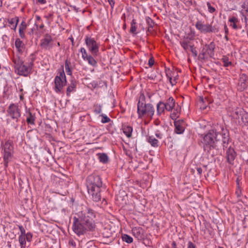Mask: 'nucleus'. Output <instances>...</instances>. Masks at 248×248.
<instances>
[{
    "label": "nucleus",
    "instance_id": "33",
    "mask_svg": "<svg viewBox=\"0 0 248 248\" xmlns=\"http://www.w3.org/2000/svg\"><path fill=\"white\" fill-rule=\"evenodd\" d=\"M13 62L15 64L16 69H17V68L23 63L22 61L19 58H14L13 60Z\"/></svg>",
    "mask_w": 248,
    "mask_h": 248
},
{
    "label": "nucleus",
    "instance_id": "18",
    "mask_svg": "<svg viewBox=\"0 0 248 248\" xmlns=\"http://www.w3.org/2000/svg\"><path fill=\"white\" fill-rule=\"evenodd\" d=\"M207 48L206 52L210 57H213L214 55V49L215 45L213 42H212L209 45H206Z\"/></svg>",
    "mask_w": 248,
    "mask_h": 248
},
{
    "label": "nucleus",
    "instance_id": "11",
    "mask_svg": "<svg viewBox=\"0 0 248 248\" xmlns=\"http://www.w3.org/2000/svg\"><path fill=\"white\" fill-rule=\"evenodd\" d=\"M220 129L221 130V134L220 132H218V135H221L223 146L224 148H227L229 141V133L226 129H224L223 127H220Z\"/></svg>",
    "mask_w": 248,
    "mask_h": 248
},
{
    "label": "nucleus",
    "instance_id": "17",
    "mask_svg": "<svg viewBox=\"0 0 248 248\" xmlns=\"http://www.w3.org/2000/svg\"><path fill=\"white\" fill-rule=\"evenodd\" d=\"M244 113H245V112L243 108H236L234 109V110H232L231 115L234 118L238 119L240 116L242 117Z\"/></svg>",
    "mask_w": 248,
    "mask_h": 248
},
{
    "label": "nucleus",
    "instance_id": "48",
    "mask_svg": "<svg viewBox=\"0 0 248 248\" xmlns=\"http://www.w3.org/2000/svg\"><path fill=\"white\" fill-rule=\"evenodd\" d=\"M19 229L21 232V235L25 236L26 232L24 227L22 226H19Z\"/></svg>",
    "mask_w": 248,
    "mask_h": 248
},
{
    "label": "nucleus",
    "instance_id": "6",
    "mask_svg": "<svg viewBox=\"0 0 248 248\" xmlns=\"http://www.w3.org/2000/svg\"><path fill=\"white\" fill-rule=\"evenodd\" d=\"M4 151L3 159L4 160L5 165L7 166L8 161L12 157L13 151V142L11 140H8L5 142L3 146Z\"/></svg>",
    "mask_w": 248,
    "mask_h": 248
},
{
    "label": "nucleus",
    "instance_id": "14",
    "mask_svg": "<svg viewBox=\"0 0 248 248\" xmlns=\"http://www.w3.org/2000/svg\"><path fill=\"white\" fill-rule=\"evenodd\" d=\"M133 235L138 240H141L143 237V230L140 227H134L132 230Z\"/></svg>",
    "mask_w": 248,
    "mask_h": 248
},
{
    "label": "nucleus",
    "instance_id": "53",
    "mask_svg": "<svg viewBox=\"0 0 248 248\" xmlns=\"http://www.w3.org/2000/svg\"><path fill=\"white\" fill-rule=\"evenodd\" d=\"M187 248H195V246L192 242L189 241L188 243Z\"/></svg>",
    "mask_w": 248,
    "mask_h": 248
},
{
    "label": "nucleus",
    "instance_id": "64",
    "mask_svg": "<svg viewBox=\"0 0 248 248\" xmlns=\"http://www.w3.org/2000/svg\"><path fill=\"white\" fill-rule=\"evenodd\" d=\"M24 98L23 95L22 94L20 95V99L22 100Z\"/></svg>",
    "mask_w": 248,
    "mask_h": 248
},
{
    "label": "nucleus",
    "instance_id": "22",
    "mask_svg": "<svg viewBox=\"0 0 248 248\" xmlns=\"http://www.w3.org/2000/svg\"><path fill=\"white\" fill-rule=\"evenodd\" d=\"M229 21L231 23V26H232L234 29L237 30L241 28V26H239L237 25V23L238 22V19L236 17L232 16L230 18Z\"/></svg>",
    "mask_w": 248,
    "mask_h": 248
},
{
    "label": "nucleus",
    "instance_id": "61",
    "mask_svg": "<svg viewBox=\"0 0 248 248\" xmlns=\"http://www.w3.org/2000/svg\"><path fill=\"white\" fill-rule=\"evenodd\" d=\"M177 113L173 112L172 114H171V115H172V117H178L177 114L179 113L178 111L177 110V108L176 109Z\"/></svg>",
    "mask_w": 248,
    "mask_h": 248
},
{
    "label": "nucleus",
    "instance_id": "41",
    "mask_svg": "<svg viewBox=\"0 0 248 248\" xmlns=\"http://www.w3.org/2000/svg\"><path fill=\"white\" fill-rule=\"evenodd\" d=\"M80 52H81L82 53V58L83 59L85 60H86V58L88 57L89 55H88L86 50L82 47L80 49Z\"/></svg>",
    "mask_w": 248,
    "mask_h": 248
},
{
    "label": "nucleus",
    "instance_id": "55",
    "mask_svg": "<svg viewBox=\"0 0 248 248\" xmlns=\"http://www.w3.org/2000/svg\"><path fill=\"white\" fill-rule=\"evenodd\" d=\"M108 0V2H109V4L111 6V7L112 8H113V6L114 5V4H115L114 0Z\"/></svg>",
    "mask_w": 248,
    "mask_h": 248
},
{
    "label": "nucleus",
    "instance_id": "58",
    "mask_svg": "<svg viewBox=\"0 0 248 248\" xmlns=\"http://www.w3.org/2000/svg\"><path fill=\"white\" fill-rule=\"evenodd\" d=\"M37 1L41 4H45L46 3V0H36Z\"/></svg>",
    "mask_w": 248,
    "mask_h": 248
},
{
    "label": "nucleus",
    "instance_id": "25",
    "mask_svg": "<svg viewBox=\"0 0 248 248\" xmlns=\"http://www.w3.org/2000/svg\"><path fill=\"white\" fill-rule=\"evenodd\" d=\"M15 46L19 52H22L24 44L19 39H16L15 41Z\"/></svg>",
    "mask_w": 248,
    "mask_h": 248
},
{
    "label": "nucleus",
    "instance_id": "16",
    "mask_svg": "<svg viewBox=\"0 0 248 248\" xmlns=\"http://www.w3.org/2000/svg\"><path fill=\"white\" fill-rule=\"evenodd\" d=\"M180 44L184 50L186 52L189 50L191 46H192L193 45L187 38H184L182 41H181Z\"/></svg>",
    "mask_w": 248,
    "mask_h": 248
},
{
    "label": "nucleus",
    "instance_id": "19",
    "mask_svg": "<svg viewBox=\"0 0 248 248\" xmlns=\"http://www.w3.org/2000/svg\"><path fill=\"white\" fill-rule=\"evenodd\" d=\"M166 110L168 111L172 110L175 106V100L172 97H170L166 103Z\"/></svg>",
    "mask_w": 248,
    "mask_h": 248
},
{
    "label": "nucleus",
    "instance_id": "44",
    "mask_svg": "<svg viewBox=\"0 0 248 248\" xmlns=\"http://www.w3.org/2000/svg\"><path fill=\"white\" fill-rule=\"evenodd\" d=\"M27 28V25L26 22L24 21H23L20 25L19 26V30H21L22 31H25Z\"/></svg>",
    "mask_w": 248,
    "mask_h": 248
},
{
    "label": "nucleus",
    "instance_id": "37",
    "mask_svg": "<svg viewBox=\"0 0 248 248\" xmlns=\"http://www.w3.org/2000/svg\"><path fill=\"white\" fill-rule=\"evenodd\" d=\"M94 112L96 114H100L102 112V106L100 104H95L93 106Z\"/></svg>",
    "mask_w": 248,
    "mask_h": 248
},
{
    "label": "nucleus",
    "instance_id": "31",
    "mask_svg": "<svg viewBox=\"0 0 248 248\" xmlns=\"http://www.w3.org/2000/svg\"><path fill=\"white\" fill-rule=\"evenodd\" d=\"M147 24L148 25V31H151V29H152L155 25V22L154 21L149 17H146V19Z\"/></svg>",
    "mask_w": 248,
    "mask_h": 248
},
{
    "label": "nucleus",
    "instance_id": "38",
    "mask_svg": "<svg viewBox=\"0 0 248 248\" xmlns=\"http://www.w3.org/2000/svg\"><path fill=\"white\" fill-rule=\"evenodd\" d=\"M200 103H202V104L201 105V108H202L203 109H206L207 106H206L205 102L207 101L208 102V100L207 98L204 99L202 97H200L199 99Z\"/></svg>",
    "mask_w": 248,
    "mask_h": 248
},
{
    "label": "nucleus",
    "instance_id": "42",
    "mask_svg": "<svg viewBox=\"0 0 248 248\" xmlns=\"http://www.w3.org/2000/svg\"><path fill=\"white\" fill-rule=\"evenodd\" d=\"M101 116L102 117L101 120L102 123H108L110 121V119L107 116L104 115L103 114H101Z\"/></svg>",
    "mask_w": 248,
    "mask_h": 248
},
{
    "label": "nucleus",
    "instance_id": "5",
    "mask_svg": "<svg viewBox=\"0 0 248 248\" xmlns=\"http://www.w3.org/2000/svg\"><path fill=\"white\" fill-rule=\"evenodd\" d=\"M8 115L16 123L18 121V118L20 117V110L18 106L14 104H11L7 110ZM7 123L9 125L13 126L15 129L18 128L17 124H12L10 119H7Z\"/></svg>",
    "mask_w": 248,
    "mask_h": 248
},
{
    "label": "nucleus",
    "instance_id": "27",
    "mask_svg": "<svg viewBox=\"0 0 248 248\" xmlns=\"http://www.w3.org/2000/svg\"><path fill=\"white\" fill-rule=\"evenodd\" d=\"M99 161L103 163H106L108 162V156L105 153H100L98 154Z\"/></svg>",
    "mask_w": 248,
    "mask_h": 248
},
{
    "label": "nucleus",
    "instance_id": "1",
    "mask_svg": "<svg viewBox=\"0 0 248 248\" xmlns=\"http://www.w3.org/2000/svg\"><path fill=\"white\" fill-rule=\"evenodd\" d=\"M95 218V215L92 209H87L81 211L79 217L73 218V231L79 236L88 231H94L96 228Z\"/></svg>",
    "mask_w": 248,
    "mask_h": 248
},
{
    "label": "nucleus",
    "instance_id": "30",
    "mask_svg": "<svg viewBox=\"0 0 248 248\" xmlns=\"http://www.w3.org/2000/svg\"><path fill=\"white\" fill-rule=\"evenodd\" d=\"M136 21L135 19H133L132 22H131V28L130 30V32L133 34H137V26H136Z\"/></svg>",
    "mask_w": 248,
    "mask_h": 248
},
{
    "label": "nucleus",
    "instance_id": "34",
    "mask_svg": "<svg viewBox=\"0 0 248 248\" xmlns=\"http://www.w3.org/2000/svg\"><path fill=\"white\" fill-rule=\"evenodd\" d=\"M18 241L20 243L21 248H25L26 244L25 236L23 235H19Z\"/></svg>",
    "mask_w": 248,
    "mask_h": 248
},
{
    "label": "nucleus",
    "instance_id": "21",
    "mask_svg": "<svg viewBox=\"0 0 248 248\" xmlns=\"http://www.w3.org/2000/svg\"><path fill=\"white\" fill-rule=\"evenodd\" d=\"M239 123L242 126H248V113L245 112L243 114L241 119V121H239Z\"/></svg>",
    "mask_w": 248,
    "mask_h": 248
},
{
    "label": "nucleus",
    "instance_id": "9",
    "mask_svg": "<svg viewBox=\"0 0 248 248\" xmlns=\"http://www.w3.org/2000/svg\"><path fill=\"white\" fill-rule=\"evenodd\" d=\"M248 79V77L246 74L240 75L237 86L238 90L242 91L247 88Z\"/></svg>",
    "mask_w": 248,
    "mask_h": 248
},
{
    "label": "nucleus",
    "instance_id": "23",
    "mask_svg": "<svg viewBox=\"0 0 248 248\" xmlns=\"http://www.w3.org/2000/svg\"><path fill=\"white\" fill-rule=\"evenodd\" d=\"M123 131L128 138H130L132 135L133 128L131 126L124 125L123 127Z\"/></svg>",
    "mask_w": 248,
    "mask_h": 248
},
{
    "label": "nucleus",
    "instance_id": "32",
    "mask_svg": "<svg viewBox=\"0 0 248 248\" xmlns=\"http://www.w3.org/2000/svg\"><path fill=\"white\" fill-rule=\"evenodd\" d=\"M148 142L154 147L158 146V140L153 136H150L148 138Z\"/></svg>",
    "mask_w": 248,
    "mask_h": 248
},
{
    "label": "nucleus",
    "instance_id": "47",
    "mask_svg": "<svg viewBox=\"0 0 248 248\" xmlns=\"http://www.w3.org/2000/svg\"><path fill=\"white\" fill-rule=\"evenodd\" d=\"M57 76L59 77L60 78L62 79V80H65V82H66V77L63 71L62 72H60L59 75Z\"/></svg>",
    "mask_w": 248,
    "mask_h": 248
},
{
    "label": "nucleus",
    "instance_id": "56",
    "mask_svg": "<svg viewBox=\"0 0 248 248\" xmlns=\"http://www.w3.org/2000/svg\"><path fill=\"white\" fill-rule=\"evenodd\" d=\"M197 171L198 172V173L199 175H201L202 173V169L201 168L198 167L196 168Z\"/></svg>",
    "mask_w": 248,
    "mask_h": 248
},
{
    "label": "nucleus",
    "instance_id": "51",
    "mask_svg": "<svg viewBox=\"0 0 248 248\" xmlns=\"http://www.w3.org/2000/svg\"><path fill=\"white\" fill-rule=\"evenodd\" d=\"M154 64V59L153 57L151 58L148 62V64L149 65L150 67H152Z\"/></svg>",
    "mask_w": 248,
    "mask_h": 248
},
{
    "label": "nucleus",
    "instance_id": "57",
    "mask_svg": "<svg viewBox=\"0 0 248 248\" xmlns=\"http://www.w3.org/2000/svg\"><path fill=\"white\" fill-rule=\"evenodd\" d=\"M169 78L170 82L172 85H174L176 83L175 80H174L173 81H172V78L171 77H169Z\"/></svg>",
    "mask_w": 248,
    "mask_h": 248
},
{
    "label": "nucleus",
    "instance_id": "26",
    "mask_svg": "<svg viewBox=\"0 0 248 248\" xmlns=\"http://www.w3.org/2000/svg\"><path fill=\"white\" fill-rule=\"evenodd\" d=\"M19 21V18L18 17H15L14 18H12L11 19L8 20L9 23L11 25H13V27L12 29L16 30L17 23Z\"/></svg>",
    "mask_w": 248,
    "mask_h": 248
},
{
    "label": "nucleus",
    "instance_id": "28",
    "mask_svg": "<svg viewBox=\"0 0 248 248\" xmlns=\"http://www.w3.org/2000/svg\"><path fill=\"white\" fill-rule=\"evenodd\" d=\"M35 119V115L32 114L31 112H29V116L27 118V123L28 124H34Z\"/></svg>",
    "mask_w": 248,
    "mask_h": 248
},
{
    "label": "nucleus",
    "instance_id": "40",
    "mask_svg": "<svg viewBox=\"0 0 248 248\" xmlns=\"http://www.w3.org/2000/svg\"><path fill=\"white\" fill-rule=\"evenodd\" d=\"M222 61L223 62L224 64H223V65L225 66V67H227L229 65L231 64H232V62H229V59L228 57H225V56H224L222 59H221Z\"/></svg>",
    "mask_w": 248,
    "mask_h": 248
},
{
    "label": "nucleus",
    "instance_id": "20",
    "mask_svg": "<svg viewBox=\"0 0 248 248\" xmlns=\"http://www.w3.org/2000/svg\"><path fill=\"white\" fill-rule=\"evenodd\" d=\"M165 109L166 110V106L164 103L159 102L157 105V113L160 115L164 112Z\"/></svg>",
    "mask_w": 248,
    "mask_h": 248
},
{
    "label": "nucleus",
    "instance_id": "2",
    "mask_svg": "<svg viewBox=\"0 0 248 248\" xmlns=\"http://www.w3.org/2000/svg\"><path fill=\"white\" fill-rule=\"evenodd\" d=\"M102 182L98 175H91L87 178V187L89 194L92 195L93 201L98 202L101 198V187Z\"/></svg>",
    "mask_w": 248,
    "mask_h": 248
},
{
    "label": "nucleus",
    "instance_id": "7",
    "mask_svg": "<svg viewBox=\"0 0 248 248\" xmlns=\"http://www.w3.org/2000/svg\"><path fill=\"white\" fill-rule=\"evenodd\" d=\"M85 42L89 50L91 51L93 56L97 55L99 47L96 42L94 39L87 37L85 39Z\"/></svg>",
    "mask_w": 248,
    "mask_h": 248
},
{
    "label": "nucleus",
    "instance_id": "39",
    "mask_svg": "<svg viewBox=\"0 0 248 248\" xmlns=\"http://www.w3.org/2000/svg\"><path fill=\"white\" fill-rule=\"evenodd\" d=\"M70 63L68 62L67 60H66L65 63V68L66 72L67 73V75H71L72 71L70 68Z\"/></svg>",
    "mask_w": 248,
    "mask_h": 248
},
{
    "label": "nucleus",
    "instance_id": "4",
    "mask_svg": "<svg viewBox=\"0 0 248 248\" xmlns=\"http://www.w3.org/2000/svg\"><path fill=\"white\" fill-rule=\"evenodd\" d=\"M219 140L218 132L217 130L213 129L210 130L203 139L204 151L211 153L212 150L216 148V142Z\"/></svg>",
    "mask_w": 248,
    "mask_h": 248
},
{
    "label": "nucleus",
    "instance_id": "59",
    "mask_svg": "<svg viewBox=\"0 0 248 248\" xmlns=\"http://www.w3.org/2000/svg\"><path fill=\"white\" fill-rule=\"evenodd\" d=\"M206 55V52H203L200 55V57L201 59H204V56Z\"/></svg>",
    "mask_w": 248,
    "mask_h": 248
},
{
    "label": "nucleus",
    "instance_id": "12",
    "mask_svg": "<svg viewBox=\"0 0 248 248\" xmlns=\"http://www.w3.org/2000/svg\"><path fill=\"white\" fill-rule=\"evenodd\" d=\"M210 24H203L201 21H198L196 23L195 26L197 30L201 32L206 33L209 32Z\"/></svg>",
    "mask_w": 248,
    "mask_h": 248
},
{
    "label": "nucleus",
    "instance_id": "13",
    "mask_svg": "<svg viewBox=\"0 0 248 248\" xmlns=\"http://www.w3.org/2000/svg\"><path fill=\"white\" fill-rule=\"evenodd\" d=\"M227 161L230 164H232L233 160L236 156V153L234 150L231 147H229L226 152Z\"/></svg>",
    "mask_w": 248,
    "mask_h": 248
},
{
    "label": "nucleus",
    "instance_id": "36",
    "mask_svg": "<svg viewBox=\"0 0 248 248\" xmlns=\"http://www.w3.org/2000/svg\"><path fill=\"white\" fill-rule=\"evenodd\" d=\"M122 238L123 241H124L127 243H131L133 242V238L129 235L124 234L122 236Z\"/></svg>",
    "mask_w": 248,
    "mask_h": 248
},
{
    "label": "nucleus",
    "instance_id": "10",
    "mask_svg": "<svg viewBox=\"0 0 248 248\" xmlns=\"http://www.w3.org/2000/svg\"><path fill=\"white\" fill-rule=\"evenodd\" d=\"M55 91L59 93L62 92L63 87L65 85V80L60 78L59 77L56 76L55 78Z\"/></svg>",
    "mask_w": 248,
    "mask_h": 248
},
{
    "label": "nucleus",
    "instance_id": "46",
    "mask_svg": "<svg viewBox=\"0 0 248 248\" xmlns=\"http://www.w3.org/2000/svg\"><path fill=\"white\" fill-rule=\"evenodd\" d=\"M32 234L28 232L25 234V240L26 239L27 241L30 242L32 239Z\"/></svg>",
    "mask_w": 248,
    "mask_h": 248
},
{
    "label": "nucleus",
    "instance_id": "15",
    "mask_svg": "<svg viewBox=\"0 0 248 248\" xmlns=\"http://www.w3.org/2000/svg\"><path fill=\"white\" fill-rule=\"evenodd\" d=\"M16 70H17L19 75L24 76H27L29 72V67L23 63Z\"/></svg>",
    "mask_w": 248,
    "mask_h": 248
},
{
    "label": "nucleus",
    "instance_id": "43",
    "mask_svg": "<svg viewBox=\"0 0 248 248\" xmlns=\"http://www.w3.org/2000/svg\"><path fill=\"white\" fill-rule=\"evenodd\" d=\"M207 5L208 11L209 12H210L211 13H213L216 11L215 8L211 5V4L210 3V2H208L207 3Z\"/></svg>",
    "mask_w": 248,
    "mask_h": 248
},
{
    "label": "nucleus",
    "instance_id": "50",
    "mask_svg": "<svg viewBox=\"0 0 248 248\" xmlns=\"http://www.w3.org/2000/svg\"><path fill=\"white\" fill-rule=\"evenodd\" d=\"M186 6H189L192 5V0H181Z\"/></svg>",
    "mask_w": 248,
    "mask_h": 248
},
{
    "label": "nucleus",
    "instance_id": "52",
    "mask_svg": "<svg viewBox=\"0 0 248 248\" xmlns=\"http://www.w3.org/2000/svg\"><path fill=\"white\" fill-rule=\"evenodd\" d=\"M19 36L22 38H24L25 36L24 34V31H22L21 30H19Z\"/></svg>",
    "mask_w": 248,
    "mask_h": 248
},
{
    "label": "nucleus",
    "instance_id": "8",
    "mask_svg": "<svg viewBox=\"0 0 248 248\" xmlns=\"http://www.w3.org/2000/svg\"><path fill=\"white\" fill-rule=\"evenodd\" d=\"M40 46L42 48L49 50L53 46V40L48 34H46L43 39L41 40Z\"/></svg>",
    "mask_w": 248,
    "mask_h": 248
},
{
    "label": "nucleus",
    "instance_id": "60",
    "mask_svg": "<svg viewBox=\"0 0 248 248\" xmlns=\"http://www.w3.org/2000/svg\"><path fill=\"white\" fill-rule=\"evenodd\" d=\"M171 248H176V244L175 242L173 241L171 244Z\"/></svg>",
    "mask_w": 248,
    "mask_h": 248
},
{
    "label": "nucleus",
    "instance_id": "54",
    "mask_svg": "<svg viewBox=\"0 0 248 248\" xmlns=\"http://www.w3.org/2000/svg\"><path fill=\"white\" fill-rule=\"evenodd\" d=\"M69 244L72 246L74 247H76V243L73 239H70L69 241Z\"/></svg>",
    "mask_w": 248,
    "mask_h": 248
},
{
    "label": "nucleus",
    "instance_id": "24",
    "mask_svg": "<svg viewBox=\"0 0 248 248\" xmlns=\"http://www.w3.org/2000/svg\"><path fill=\"white\" fill-rule=\"evenodd\" d=\"M175 126V132L177 134H181L184 131V128L181 125V122L179 121L174 122Z\"/></svg>",
    "mask_w": 248,
    "mask_h": 248
},
{
    "label": "nucleus",
    "instance_id": "49",
    "mask_svg": "<svg viewBox=\"0 0 248 248\" xmlns=\"http://www.w3.org/2000/svg\"><path fill=\"white\" fill-rule=\"evenodd\" d=\"M209 30L210 31H209V32H216L218 31V30L217 28H216L215 26L212 27L211 25L209 26Z\"/></svg>",
    "mask_w": 248,
    "mask_h": 248
},
{
    "label": "nucleus",
    "instance_id": "35",
    "mask_svg": "<svg viewBox=\"0 0 248 248\" xmlns=\"http://www.w3.org/2000/svg\"><path fill=\"white\" fill-rule=\"evenodd\" d=\"M85 60L88 61V63L92 66H95L97 64L96 61L91 55H89L88 57H87Z\"/></svg>",
    "mask_w": 248,
    "mask_h": 248
},
{
    "label": "nucleus",
    "instance_id": "3",
    "mask_svg": "<svg viewBox=\"0 0 248 248\" xmlns=\"http://www.w3.org/2000/svg\"><path fill=\"white\" fill-rule=\"evenodd\" d=\"M138 114L139 118L149 117L152 118L154 114L155 108L151 104L145 103V97L143 94H140L138 103Z\"/></svg>",
    "mask_w": 248,
    "mask_h": 248
},
{
    "label": "nucleus",
    "instance_id": "45",
    "mask_svg": "<svg viewBox=\"0 0 248 248\" xmlns=\"http://www.w3.org/2000/svg\"><path fill=\"white\" fill-rule=\"evenodd\" d=\"M189 50L192 52L194 57H196L197 56V52L196 50V48L194 47V45L191 46Z\"/></svg>",
    "mask_w": 248,
    "mask_h": 248
},
{
    "label": "nucleus",
    "instance_id": "29",
    "mask_svg": "<svg viewBox=\"0 0 248 248\" xmlns=\"http://www.w3.org/2000/svg\"><path fill=\"white\" fill-rule=\"evenodd\" d=\"M76 84L75 81H72L70 85L68 87L66 90V94L67 96H69L70 93L74 90L76 88Z\"/></svg>",
    "mask_w": 248,
    "mask_h": 248
},
{
    "label": "nucleus",
    "instance_id": "62",
    "mask_svg": "<svg viewBox=\"0 0 248 248\" xmlns=\"http://www.w3.org/2000/svg\"><path fill=\"white\" fill-rule=\"evenodd\" d=\"M156 136L158 138H159V139H161V135L160 134L158 133V134H155Z\"/></svg>",
    "mask_w": 248,
    "mask_h": 248
},
{
    "label": "nucleus",
    "instance_id": "63",
    "mask_svg": "<svg viewBox=\"0 0 248 248\" xmlns=\"http://www.w3.org/2000/svg\"><path fill=\"white\" fill-rule=\"evenodd\" d=\"M28 33L29 34H30V35H32L33 33V29H31V31H29Z\"/></svg>",
    "mask_w": 248,
    "mask_h": 248
}]
</instances>
